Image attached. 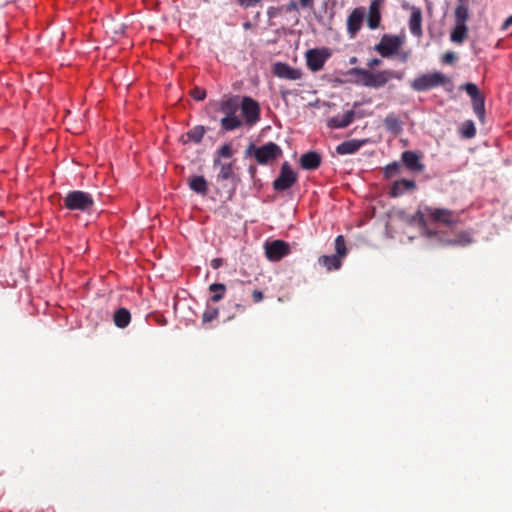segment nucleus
<instances>
[{
    "instance_id": "f257e3e1",
    "label": "nucleus",
    "mask_w": 512,
    "mask_h": 512,
    "mask_svg": "<svg viewBox=\"0 0 512 512\" xmlns=\"http://www.w3.org/2000/svg\"><path fill=\"white\" fill-rule=\"evenodd\" d=\"M95 205L93 196L85 191H69L63 198V207L70 211L90 212Z\"/></svg>"
},
{
    "instance_id": "f03ea898",
    "label": "nucleus",
    "mask_w": 512,
    "mask_h": 512,
    "mask_svg": "<svg viewBox=\"0 0 512 512\" xmlns=\"http://www.w3.org/2000/svg\"><path fill=\"white\" fill-rule=\"evenodd\" d=\"M245 155L254 157L260 165H266L279 158L282 155V149L274 142H268L259 147L251 143L247 147Z\"/></svg>"
},
{
    "instance_id": "7ed1b4c3",
    "label": "nucleus",
    "mask_w": 512,
    "mask_h": 512,
    "mask_svg": "<svg viewBox=\"0 0 512 512\" xmlns=\"http://www.w3.org/2000/svg\"><path fill=\"white\" fill-rule=\"evenodd\" d=\"M450 79L441 72L422 74L410 82V87L414 91L422 92L433 89L438 86H444Z\"/></svg>"
},
{
    "instance_id": "20e7f679",
    "label": "nucleus",
    "mask_w": 512,
    "mask_h": 512,
    "mask_svg": "<svg viewBox=\"0 0 512 512\" xmlns=\"http://www.w3.org/2000/svg\"><path fill=\"white\" fill-rule=\"evenodd\" d=\"M460 89L466 91L472 101L474 113L478 119L483 122L485 118V98L480 93L478 87L474 83H466L460 87Z\"/></svg>"
},
{
    "instance_id": "39448f33",
    "label": "nucleus",
    "mask_w": 512,
    "mask_h": 512,
    "mask_svg": "<svg viewBox=\"0 0 512 512\" xmlns=\"http://www.w3.org/2000/svg\"><path fill=\"white\" fill-rule=\"evenodd\" d=\"M239 107L241 108V114L247 126H253L260 120L259 104L251 97L244 96Z\"/></svg>"
},
{
    "instance_id": "423d86ee",
    "label": "nucleus",
    "mask_w": 512,
    "mask_h": 512,
    "mask_svg": "<svg viewBox=\"0 0 512 512\" xmlns=\"http://www.w3.org/2000/svg\"><path fill=\"white\" fill-rule=\"evenodd\" d=\"M402 45V40L396 35L384 34L380 42L374 46V50L377 51L382 57L389 58L396 54Z\"/></svg>"
},
{
    "instance_id": "0eeeda50",
    "label": "nucleus",
    "mask_w": 512,
    "mask_h": 512,
    "mask_svg": "<svg viewBox=\"0 0 512 512\" xmlns=\"http://www.w3.org/2000/svg\"><path fill=\"white\" fill-rule=\"evenodd\" d=\"M297 178V174L291 169L289 163L284 162L279 176L273 182V189L279 192L285 191L297 182Z\"/></svg>"
},
{
    "instance_id": "6e6552de",
    "label": "nucleus",
    "mask_w": 512,
    "mask_h": 512,
    "mask_svg": "<svg viewBox=\"0 0 512 512\" xmlns=\"http://www.w3.org/2000/svg\"><path fill=\"white\" fill-rule=\"evenodd\" d=\"M425 210L434 222L441 223L446 226H453L459 222L460 215L458 212L445 208L430 207H427Z\"/></svg>"
},
{
    "instance_id": "1a4fd4ad",
    "label": "nucleus",
    "mask_w": 512,
    "mask_h": 512,
    "mask_svg": "<svg viewBox=\"0 0 512 512\" xmlns=\"http://www.w3.org/2000/svg\"><path fill=\"white\" fill-rule=\"evenodd\" d=\"M289 254L290 246L283 240H274L272 242H266L265 244V255L270 261H280Z\"/></svg>"
},
{
    "instance_id": "9d476101",
    "label": "nucleus",
    "mask_w": 512,
    "mask_h": 512,
    "mask_svg": "<svg viewBox=\"0 0 512 512\" xmlns=\"http://www.w3.org/2000/svg\"><path fill=\"white\" fill-rule=\"evenodd\" d=\"M329 56L330 53L327 49L308 50L306 52V62L308 68L313 72L321 70Z\"/></svg>"
},
{
    "instance_id": "9b49d317",
    "label": "nucleus",
    "mask_w": 512,
    "mask_h": 512,
    "mask_svg": "<svg viewBox=\"0 0 512 512\" xmlns=\"http://www.w3.org/2000/svg\"><path fill=\"white\" fill-rule=\"evenodd\" d=\"M273 73L275 76L286 80H299L302 77L300 69L293 68L290 65L282 62H277L273 66Z\"/></svg>"
},
{
    "instance_id": "f8f14e48",
    "label": "nucleus",
    "mask_w": 512,
    "mask_h": 512,
    "mask_svg": "<svg viewBox=\"0 0 512 512\" xmlns=\"http://www.w3.org/2000/svg\"><path fill=\"white\" fill-rule=\"evenodd\" d=\"M364 18V9L355 8L347 19V30L351 37H355L361 28Z\"/></svg>"
},
{
    "instance_id": "ddd939ff",
    "label": "nucleus",
    "mask_w": 512,
    "mask_h": 512,
    "mask_svg": "<svg viewBox=\"0 0 512 512\" xmlns=\"http://www.w3.org/2000/svg\"><path fill=\"white\" fill-rule=\"evenodd\" d=\"M392 78L401 79V74H398L392 70H382L372 73V88L383 87Z\"/></svg>"
},
{
    "instance_id": "4468645a",
    "label": "nucleus",
    "mask_w": 512,
    "mask_h": 512,
    "mask_svg": "<svg viewBox=\"0 0 512 512\" xmlns=\"http://www.w3.org/2000/svg\"><path fill=\"white\" fill-rule=\"evenodd\" d=\"M409 30L415 37H421L422 31V12L418 7L411 8V15L409 19Z\"/></svg>"
},
{
    "instance_id": "2eb2a0df",
    "label": "nucleus",
    "mask_w": 512,
    "mask_h": 512,
    "mask_svg": "<svg viewBox=\"0 0 512 512\" xmlns=\"http://www.w3.org/2000/svg\"><path fill=\"white\" fill-rule=\"evenodd\" d=\"M382 0H373L370 3L369 11H368V18H367V24L368 27L372 30L377 29L380 25L381 20V14H380V8H381Z\"/></svg>"
},
{
    "instance_id": "dca6fc26",
    "label": "nucleus",
    "mask_w": 512,
    "mask_h": 512,
    "mask_svg": "<svg viewBox=\"0 0 512 512\" xmlns=\"http://www.w3.org/2000/svg\"><path fill=\"white\" fill-rule=\"evenodd\" d=\"M321 155L315 151L303 154L300 158V165L304 170H315L321 164Z\"/></svg>"
},
{
    "instance_id": "f3484780",
    "label": "nucleus",
    "mask_w": 512,
    "mask_h": 512,
    "mask_svg": "<svg viewBox=\"0 0 512 512\" xmlns=\"http://www.w3.org/2000/svg\"><path fill=\"white\" fill-rule=\"evenodd\" d=\"M355 112L348 110L342 115H336L328 120V126L330 128H345L349 126L354 120Z\"/></svg>"
},
{
    "instance_id": "a211bd4d",
    "label": "nucleus",
    "mask_w": 512,
    "mask_h": 512,
    "mask_svg": "<svg viewBox=\"0 0 512 512\" xmlns=\"http://www.w3.org/2000/svg\"><path fill=\"white\" fill-rule=\"evenodd\" d=\"M416 188V183L413 180L401 179L394 182L393 186L390 189L391 197H399L403 195L406 191H411Z\"/></svg>"
},
{
    "instance_id": "6ab92c4d",
    "label": "nucleus",
    "mask_w": 512,
    "mask_h": 512,
    "mask_svg": "<svg viewBox=\"0 0 512 512\" xmlns=\"http://www.w3.org/2000/svg\"><path fill=\"white\" fill-rule=\"evenodd\" d=\"M402 161L411 171H422L424 165L420 163L419 156L413 151H404L402 153Z\"/></svg>"
},
{
    "instance_id": "aec40b11",
    "label": "nucleus",
    "mask_w": 512,
    "mask_h": 512,
    "mask_svg": "<svg viewBox=\"0 0 512 512\" xmlns=\"http://www.w3.org/2000/svg\"><path fill=\"white\" fill-rule=\"evenodd\" d=\"M364 144V141L352 139L343 141L336 147V152L340 155H348L356 153Z\"/></svg>"
},
{
    "instance_id": "412c9836",
    "label": "nucleus",
    "mask_w": 512,
    "mask_h": 512,
    "mask_svg": "<svg viewBox=\"0 0 512 512\" xmlns=\"http://www.w3.org/2000/svg\"><path fill=\"white\" fill-rule=\"evenodd\" d=\"M221 129L224 131H233L243 125V121L237 114L226 115L220 120Z\"/></svg>"
},
{
    "instance_id": "4be33fe9",
    "label": "nucleus",
    "mask_w": 512,
    "mask_h": 512,
    "mask_svg": "<svg viewBox=\"0 0 512 512\" xmlns=\"http://www.w3.org/2000/svg\"><path fill=\"white\" fill-rule=\"evenodd\" d=\"M189 187L194 192L203 196L208 193V184L203 176H192L189 179Z\"/></svg>"
},
{
    "instance_id": "5701e85b",
    "label": "nucleus",
    "mask_w": 512,
    "mask_h": 512,
    "mask_svg": "<svg viewBox=\"0 0 512 512\" xmlns=\"http://www.w3.org/2000/svg\"><path fill=\"white\" fill-rule=\"evenodd\" d=\"M220 111L226 115L237 114L239 110V102L237 97H230L220 102Z\"/></svg>"
},
{
    "instance_id": "b1692460",
    "label": "nucleus",
    "mask_w": 512,
    "mask_h": 512,
    "mask_svg": "<svg viewBox=\"0 0 512 512\" xmlns=\"http://www.w3.org/2000/svg\"><path fill=\"white\" fill-rule=\"evenodd\" d=\"M318 263L324 266L327 271L338 270L342 265L341 259L335 255H322L319 257Z\"/></svg>"
},
{
    "instance_id": "393cba45",
    "label": "nucleus",
    "mask_w": 512,
    "mask_h": 512,
    "mask_svg": "<svg viewBox=\"0 0 512 512\" xmlns=\"http://www.w3.org/2000/svg\"><path fill=\"white\" fill-rule=\"evenodd\" d=\"M114 323L119 328H125L131 321V314L126 308H119L113 315Z\"/></svg>"
},
{
    "instance_id": "a878e982",
    "label": "nucleus",
    "mask_w": 512,
    "mask_h": 512,
    "mask_svg": "<svg viewBox=\"0 0 512 512\" xmlns=\"http://www.w3.org/2000/svg\"><path fill=\"white\" fill-rule=\"evenodd\" d=\"M468 36L467 25L456 24L451 32L450 40L456 44H462Z\"/></svg>"
},
{
    "instance_id": "bb28decb",
    "label": "nucleus",
    "mask_w": 512,
    "mask_h": 512,
    "mask_svg": "<svg viewBox=\"0 0 512 512\" xmlns=\"http://www.w3.org/2000/svg\"><path fill=\"white\" fill-rule=\"evenodd\" d=\"M214 166H220V171L218 173V179L220 180H228L233 177V166L231 163H222L219 158H215L213 162Z\"/></svg>"
},
{
    "instance_id": "cd10ccee",
    "label": "nucleus",
    "mask_w": 512,
    "mask_h": 512,
    "mask_svg": "<svg viewBox=\"0 0 512 512\" xmlns=\"http://www.w3.org/2000/svg\"><path fill=\"white\" fill-rule=\"evenodd\" d=\"M209 291L213 293L211 301L216 303L224 298L226 286L222 283H213L209 286Z\"/></svg>"
},
{
    "instance_id": "c85d7f7f",
    "label": "nucleus",
    "mask_w": 512,
    "mask_h": 512,
    "mask_svg": "<svg viewBox=\"0 0 512 512\" xmlns=\"http://www.w3.org/2000/svg\"><path fill=\"white\" fill-rule=\"evenodd\" d=\"M385 127L388 131L399 134L402 131L400 120L394 115H388L384 120Z\"/></svg>"
},
{
    "instance_id": "c756f323",
    "label": "nucleus",
    "mask_w": 512,
    "mask_h": 512,
    "mask_svg": "<svg viewBox=\"0 0 512 512\" xmlns=\"http://www.w3.org/2000/svg\"><path fill=\"white\" fill-rule=\"evenodd\" d=\"M353 73L359 76V82L366 86L371 87L372 85V73L369 70L363 69V68H354Z\"/></svg>"
},
{
    "instance_id": "7c9ffc66",
    "label": "nucleus",
    "mask_w": 512,
    "mask_h": 512,
    "mask_svg": "<svg viewBox=\"0 0 512 512\" xmlns=\"http://www.w3.org/2000/svg\"><path fill=\"white\" fill-rule=\"evenodd\" d=\"M469 18V12L467 6L460 4L455 9V22L456 24L466 25V21Z\"/></svg>"
},
{
    "instance_id": "2f4dec72",
    "label": "nucleus",
    "mask_w": 512,
    "mask_h": 512,
    "mask_svg": "<svg viewBox=\"0 0 512 512\" xmlns=\"http://www.w3.org/2000/svg\"><path fill=\"white\" fill-rule=\"evenodd\" d=\"M205 129L203 126H195L187 132L188 140L194 143H200L204 137Z\"/></svg>"
},
{
    "instance_id": "473e14b6",
    "label": "nucleus",
    "mask_w": 512,
    "mask_h": 512,
    "mask_svg": "<svg viewBox=\"0 0 512 512\" xmlns=\"http://www.w3.org/2000/svg\"><path fill=\"white\" fill-rule=\"evenodd\" d=\"M460 133L466 139L473 138L476 135V128L472 120H467L462 124Z\"/></svg>"
},
{
    "instance_id": "72a5a7b5",
    "label": "nucleus",
    "mask_w": 512,
    "mask_h": 512,
    "mask_svg": "<svg viewBox=\"0 0 512 512\" xmlns=\"http://www.w3.org/2000/svg\"><path fill=\"white\" fill-rule=\"evenodd\" d=\"M450 245L467 246L472 243V238L469 233L462 232L454 239L448 241Z\"/></svg>"
},
{
    "instance_id": "f704fd0d",
    "label": "nucleus",
    "mask_w": 512,
    "mask_h": 512,
    "mask_svg": "<svg viewBox=\"0 0 512 512\" xmlns=\"http://www.w3.org/2000/svg\"><path fill=\"white\" fill-rule=\"evenodd\" d=\"M335 250L336 254L334 255L338 256L339 259L345 257L347 254L345 239L342 235H338L335 239Z\"/></svg>"
},
{
    "instance_id": "c9c22d12",
    "label": "nucleus",
    "mask_w": 512,
    "mask_h": 512,
    "mask_svg": "<svg viewBox=\"0 0 512 512\" xmlns=\"http://www.w3.org/2000/svg\"><path fill=\"white\" fill-rule=\"evenodd\" d=\"M218 309L216 308H212V309H208L206 311H204L203 315H202V322L203 323H209L211 321H213L214 319H216L218 317Z\"/></svg>"
},
{
    "instance_id": "e433bc0d",
    "label": "nucleus",
    "mask_w": 512,
    "mask_h": 512,
    "mask_svg": "<svg viewBox=\"0 0 512 512\" xmlns=\"http://www.w3.org/2000/svg\"><path fill=\"white\" fill-rule=\"evenodd\" d=\"M218 157L217 158H231L233 155V150L229 144H224L220 147V149L217 151Z\"/></svg>"
},
{
    "instance_id": "4c0bfd02",
    "label": "nucleus",
    "mask_w": 512,
    "mask_h": 512,
    "mask_svg": "<svg viewBox=\"0 0 512 512\" xmlns=\"http://www.w3.org/2000/svg\"><path fill=\"white\" fill-rule=\"evenodd\" d=\"M191 95L195 100L201 101L205 99L206 91L204 89L196 87L191 91Z\"/></svg>"
},
{
    "instance_id": "58836bf2",
    "label": "nucleus",
    "mask_w": 512,
    "mask_h": 512,
    "mask_svg": "<svg viewBox=\"0 0 512 512\" xmlns=\"http://www.w3.org/2000/svg\"><path fill=\"white\" fill-rule=\"evenodd\" d=\"M456 58V54L453 51H448L444 53L442 61L445 64H453L456 61Z\"/></svg>"
},
{
    "instance_id": "ea45409f",
    "label": "nucleus",
    "mask_w": 512,
    "mask_h": 512,
    "mask_svg": "<svg viewBox=\"0 0 512 512\" xmlns=\"http://www.w3.org/2000/svg\"><path fill=\"white\" fill-rule=\"evenodd\" d=\"M236 1L240 6H242L244 8L255 7L258 4H260V0H236Z\"/></svg>"
},
{
    "instance_id": "a19ab883",
    "label": "nucleus",
    "mask_w": 512,
    "mask_h": 512,
    "mask_svg": "<svg viewBox=\"0 0 512 512\" xmlns=\"http://www.w3.org/2000/svg\"><path fill=\"white\" fill-rule=\"evenodd\" d=\"M264 299V294L260 290H254L252 292V300L254 303H259Z\"/></svg>"
},
{
    "instance_id": "79ce46f5",
    "label": "nucleus",
    "mask_w": 512,
    "mask_h": 512,
    "mask_svg": "<svg viewBox=\"0 0 512 512\" xmlns=\"http://www.w3.org/2000/svg\"><path fill=\"white\" fill-rule=\"evenodd\" d=\"M399 171V165L397 163H392L386 166V173L388 175L396 174Z\"/></svg>"
},
{
    "instance_id": "37998d69",
    "label": "nucleus",
    "mask_w": 512,
    "mask_h": 512,
    "mask_svg": "<svg viewBox=\"0 0 512 512\" xmlns=\"http://www.w3.org/2000/svg\"><path fill=\"white\" fill-rule=\"evenodd\" d=\"M286 10L291 12V11H296L298 12L299 11V4L295 1H290L287 6H286Z\"/></svg>"
},
{
    "instance_id": "c03bdc74",
    "label": "nucleus",
    "mask_w": 512,
    "mask_h": 512,
    "mask_svg": "<svg viewBox=\"0 0 512 512\" xmlns=\"http://www.w3.org/2000/svg\"><path fill=\"white\" fill-rule=\"evenodd\" d=\"M223 260L221 258H214L211 260L210 265L213 269H218L222 266Z\"/></svg>"
},
{
    "instance_id": "a18cd8bd",
    "label": "nucleus",
    "mask_w": 512,
    "mask_h": 512,
    "mask_svg": "<svg viewBox=\"0 0 512 512\" xmlns=\"http://www.w3.org/2000/svg\"><path fill=\"white\" fill-rule=\"evenodd\" d=\"M413 220L418 221L419 223H424L425 222L424 213H422L420 210H418L416 212V214L414 215Z\"/></svg>"
},
{
    "instance_id": "49530a36",
    "label": "nucleus",
    "mask_w": 512,
    "mask_h": 512,
    "mask_svg": "<svg viewBox=\"0 0 512 512\" xmlns=\"http://www.w3.org/2000/svg\"><path fill=\"white\" fill-rule=\"evenodd\" d=\"M299 6L303 8H312L313 7V0H299Z\"/></svg>"
},
{
    "instance_id": "de8ad7c7",
    "label": "nucleus",
    "mask_w": 512,
    "mask_h": 512,
    "mask_svg": "<svg viewBox=\"0 0 512 512\" xmlns=\"http://www.w3.org/2000/svg\"><path fill=\"white\" fill-rule=\"evenodd\" d=\"M382 63V61L378 58H372L369 62H368V66L369 68H374L376 66H379L380 64Z\"/></svg>"
},
{
    "instance_id": "09e8293b",
    "label": "nucleus",
    "mask_w": 512,
    "mask_h": 512,
    "mask_svg": "<svg viewBox=\"0 0 512 512\" xmlns=\"http://www.w3.org/2000/svg\"><path fill=\"white\" fill-rule=\"evenodd\" d=\"M512 25V15L510 17H508L504 23L502 24V27L501 29L502 30H507L510 26Z\"/></svg>"
},
{
    "instance_id": "8fccbe9b",
    "label": "nucleus",
    "mask_w": 512,
    "mask_h": 512,
    "mask_svg": "<svg viewBox=\"0 0 512 512\" xmlns=\"http://www.w3.org/2000/svg\"><path fill=\"white\" fill-rule=\"evenodd\" d=\"M249 171H250V173H251V174H254V173L256 172V167L251 166V167L249 168Z\"/></svg>"
},
{
    "instance_id": "3c124183",
    "label": "nucleus",
    "mask_w": 512,
    "mask_h": 512,
    "mask_svg": "<svg viewBox=\"0 0 512 512\" xmlns=\"http://www.w3.org/2000/svg\"><path fill=\"white\" fill-rule=\"evenodd\" d=\"M236 308H238V309H240L242 311L245 309V307L243 305H241V304H237Z\"/></svg>"
},
{
    "instance_id": "603ef678",
    "label": "nucleus",
    "mask_w": 512,
    "mask_h": 512,
    "mask_svg": "<svg viewBox=\"0 0 512 512\" xmlns=\"http://www.w3.org/2000/svg\"><path fill=\"white\" fill-rule=\"evenodd\" d=\"M460 2H462L463 0H459Z\"/></svg>"
}]
</instances>
